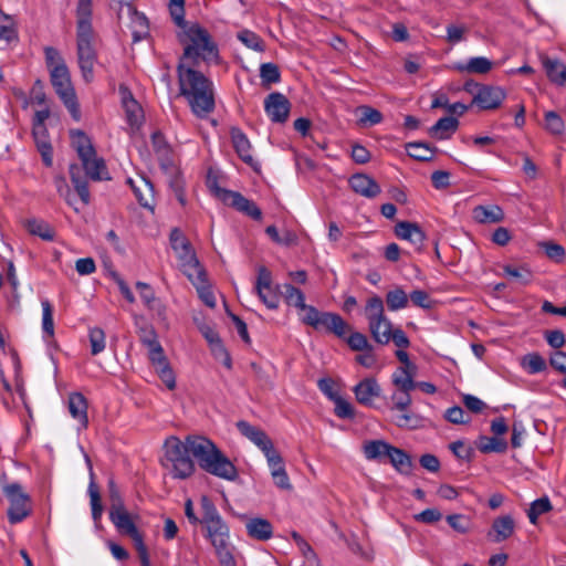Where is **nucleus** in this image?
I'll list each match as a JSON object with an SVG mask.
<instances>
[{"mask_svg":"<svg viewBox=\"0 0 566 566\" xmlns=\"http://www.w3.org/2000/svg\"><path fill=\"white\" fill-rule=\"evenodd\" d=\"M196 460L207 473L227 481H235L238 469L231 460L208 438L189 434L185 441L179 440V479L195 472Z\"/></svg>","mask_w":566,"mask_h":566,"instance_id":"obj_1","label":"nucleus"},{"mask_svg":"<svg viewBox=\"0 0 566 566\" xmlns=\"http://www.w3.org/2000/svg\"><path fill=\"white\" fill-rule=\"evenodd\" d=\"M185 0H179V29L182 34L180 42L184 46L182 63L179 65L198 66L203 63H219V48L207 29L199 23L185 20Z\"/></svg>","mask_w":566,"mask_h":566,"instance_id":"obj_2","label":"nucleus"},{"mask_svg":"<svg viewBox=\"0 0 566 566\" xmlns=\"http://www.w3.org/2000/svg\"><path fill=\"white\" fill-rule=\"evenodd\" d=\"M191 65H179V93L186 97L191 112L200 118L214 109L213 83Z\"/></svg>","mask_w":566,"mask_h":566,"instance_id":"obj_3","label":"nucleus"},{"mask_svg":"<svg viewBox=\"0 0 566 566\" xmlns=\"http://www.w3.org/2000/svg\"><path fill=\"white\" fill-rule=\"evenodd\" d=\"M92 0H78L76 6V54L77 63L85 82L94 77L97 61L96 34L92 25Z\"/></svg>","mask_w":566,"mask_h":566,"instance_id":"obj_4","label":"nucleus"},{"mask_svg":"<svg viewBox=\"0 0 566 566\" xmlns=\"http://www.w3.org/2000/svg\"><path fill=\"white\" fill-rule=\"evenodd\" d=\"M201 509L202 518L200 523L205 525L206 537L213 546L220 566H237L228 524L212 501L206 495L201 497Z\"/></svg>","mask_w":566,"mask_h":566,"instance_id":"obj_5","label":"nucleus"},{"mask_svg":"<svg viewBox=\"0 0 566 566\" xmlns=\"http://www.w3.org/2000/svg\"><path fill=\"white\" fill-rule=\"evenodd\" d=\"M179 270L196 289L199 298L209 307L216 306V297L205 265L186 238L179 235Z\"/></svg>","mask_w":566,"mask_h":566,"instance_id":"obj_6","label":"nucleus"},{"mask_svg":"<svg viewBox=\"0 0 566 566\" xmlns=\"http://www.w3.org/2000/svg\"><path fill=\"white\" fill-rule=\"evenodd\" d=\"M80 159L82 161V167L85 170V175H82L81 167L76 164H71L69 171L76 193L83 205L87 206L91 202L87 178L94 181H101L109 179V176L105 160L97 156L96 150H94L92 155L80 157Z\"/></svg>","mask_w":566,"mask_h":566,"instance_id":"obj_7","label":"nucleus"},{"mask_svg":"<svg viewBox=\"0 0 566 566\" xmlns=\"http://www.w3.org/2000/svg\"><path fill=\"white\" fill-rule=\"evenodd\" d=\"M364 315L368 322V329L373 339L379 345L390 342L388 336L392 329L390 319L385 315L384 302L380 296H370L364 306Z\"/></svg>","mask_w":566,"mask_h":566,"instance_id":"obj_8","label":"nucleus"},{"mask_svg":"<svg viewBox=\"0 0 566 566\" xmlns=\"http://www.w3.org/2000/svg\"><path fill=\"white\" fill-rule=\"evenodd\" d=\"M301 311L305 312L302 316V322L316 331L325 329L339 338H343L350 331L349 325L339 314L319 312L316 307L307 304Z\"/></svg>","mask_w":566,"mask_h":566,"instance_id":"obj_9","label":"nucleus"},{"mask_svg":"<svg viewBox=\"0 0 566 566\" xmlns=\"http://www.w3.org/2000/svg\"><path fill=\"white\" fill-rule=\"evenodd\" d=\"M50 80L55 93L70 112L72 118L75 122H80L81 109L67 66L62 64L55 66L50 73Z\"/></svg>","mask_w":566,"mask_h":566,"instance_id":"obj_10","label":"nucleus"},{"mask_svg":"<svg viewBox=\"0 0 566 566\" xmlns=\"http://www.w3.org/2000/svg\"><path fill=\"white\" fill-rule=\"evenodd\" d=\"M108 515L111 522L114 524L116 530L119 533L125 534L132 538L142 566H150V559L147 547L144 543L143 535L136 527L130 514L126 510V506L118 510L109 511Z\"/></svg>","mask_w":566,"mask_h":566,"instance_id":"obj_11","label":"nucleus"},{"mask_svg":"<svg viewBox=\"0 0 566 566\" xmlns=\"http://www.w3.org/2000/svg\"><path fill=\"white\" fill-rule=\"evenodd\" d=\"M2 491L9 501L7 514L10 524H18L31 514V497L27 492H24L20 483H8L3 485Z\"/></svg>","mask_w":566,"mask_h":566,"instance_id":"obj_12","label":"nucleus"},{"mask_svg":"<svg viewBox=\"0 0 566 566\" xmlns=\"http://www.w3.org/2000/svg\"><path fill=\"white\" fill-rule=\"evenodd\" d=\"M254 290L263 304L270 308L279 307L281 292L279 285H273L272 273L265 266H259Z\"/></svg>","mask_w":566,"mask_h":566,"instance_id":"obj_13","label":"nucleus"},{"mask_svg":"<svg viewBox=\"0 0 566 566\" xmlns=\"http://www.w3.org/2000/svg\"><path fill=\"white\" fill-rule=\"evenodd\" d=\"M214 192L216 196L227 206L238 210L241 213H244L253 220H261V209L252 200H249L240 192L220 187H216Z\"/></svg>","mask_w":566,"mask_h":566,"instance_id":"obj_14","label":"nucleus"},{"mask_svg":"<svg viewBox=\"0 0 566 566\" xmlns=\"http://www.w3.org/2000/svg\"><path fill=\"white\" fill-rule=\"evenodd\" d=\"M235 426H237V429L239 430V432L243 437L249 439L252 443H254L263 452L265 458L277 452L274 448V444H273L271 438L261 428L253 426L245 420H239L235 423Z\"/></svg>","mask_w":566,"mask_h":566,"instance_id":"obj_15","label":"nucleus"},{"mask_svg":"<svg viewBox=\"0 0 566 566\" xmlns=\"http://www.w3.org/2000/svg\"><path fill=\"white\" fill-rule=\"evenodd\" d=\"M264 111L273 123L283 124L289 118L291 103L284 94L273 92L264 99Z\"/></svg>","mask_w":566,"mask_h":566,"instance_id":"obj_16","label":"nucleus"},{"mask_svg":"<svg viewBox=\"0 0 566 566\" xmlns=\"http://www.w3.org/2000/svg\"><path fill=\"white\" fill-rule=\"evenodd\" d=\"M506 93L499 86L484 85L476 91L472 104L483 111L496 109L505 99Z\"/></svg>","mask_w":566,"mask_h":566,"instance_id":"obj_17","label":"nucleus"},{"mask_svg":"<svg viewBox=\"0 0 566 566\" xmlns=\"http://www.w3.org/2000/svg\"><path fill=\"white\" fill-rule=\"evenodd\" d=\"M353 391L357 402L366 407H373L375 399L381 396V387L374 377L360 380Z\"/></svg>","mask_w":566,"mask_h":566,"instance_id":"obj_18","label":"nucleus"},{"mask_svg":"<svg viewBox=\"0 0 566 566\" xmlns=\"http://www.w3.org/2000/svg\"><path fill=\"white\" fill-rule=\"evenodd\" d=\"M151 146L163 171L171 170L174 167V149L160 132L157 130L151 134Z\"/></svg>","mask_w":566,"mask_h":566,"instance_id":"obj_19","label":"nucleus"},{"mask_svg":"<svg viewBox=\"0 0 566 566\" xmlns=\"http://www.w3.org/2000/svg\"><path fill=\"white\" fill-rule=\"evenodd\" d=\"M348 182L354 192L368 199L376 198L381 192L378 182L363 172L354 174Z\"/></svg>","mask_w":566,"mask_h":566,"instance_id":"obj_20","label":"nucleus"},{"mask_svg":"<svg viewBox=\"0 0 566 566\" xmlns=\"http://www.w3.org/2000/svg\"><path fill=\"white\" fill-rule=\"evenodd\" d=\"M395 234L401 240L410 242L416 250H420L423 245L426 234L421 228L409 221H400L395 226Z\"/></svg>","mask_w":566,"mask_h":566,"instance_id":"obj_21","label":"nucleus"},{"mask_svg":"<svg viewBox=\"0 0 566 566\" xmlns=\"http://www.w3.org/2000/svg\"><path fill=\"white\" fill-rule=\"evenodd\" d=\"M165 453L160 459L161 465L166 470L164 473L165 483L167 479H177V437L170 436L165 442Z\"/></svg>","mask_w":566,"mask_h":566,"instance_id":"obj_22","label":"nucleus"},{"mask_svg":"<svg viewBox=\"0 0 566 566\" xmlns=\"http://www.w3.org/2000/svg\"><path fill=\"white\" fill-rule=\"evenodd\" d=\"M515 530V522L511 515L496 517L491 530L488 532V538L493 543H501L510 538Z\"/></svg>","mask_w":566,"mask_h":566,"instance_id":"obj_23","label":"nucleus"},{"mask_svg":"<svg viewBox=\"0 0 566 566\" xmlns=\"http://www.w3.org/2000/svg\"><path fill=\"white\" fill-rule=\"evenodd\" d=\"M128 14H129V24L128 28L132 33V39L134 43L140 42L145 40L149 35V23L148 19L144 13L138 12L132 6H127Z\"/></svg>","mask_w":566,"mask_h":566,"instance_id":"obj_24","label":"nucleus"},{"mask_svg":"<svg viewBox=\"0 0 566 566\" xmlns=\"http://www.w3.org/2000/svg\"><path fill=\"white\" fill-rule=\"evenodd\" d=\"M271 475L274 484L282 490H290L292 488L289 475L286 473L284 462L279 452L273 453L266 458Z\"/></svg>","mask_w":566,"mask_h":566,"instance_id":"obj_25","label":"nucleus"},{"mask_svg":"<svg viewBox=\"0 0 566 566\" xmlns=\"http://www.w3.org/2000/svg\"><path fill=\"white\" fill-rule=\"evenodd\" d=\"M127 182L132 187L139 205L144 208L153 209L154 187L151 182L143 177L137 181L129 178Z\"/></svg>","mask_w":566,"mask_h":566,"instance_id":"obj_26","label":"nucleus"},{"mask_svg":"<svg viewBox=\"0 0 566 566\" xmlns=\"http://www.w3.org/2000/svg\"><path fill=\"white\" fill-rule=\"evenodd\" d=\"M231 140L238 156L248 165L252 166L254 163L251 149V143L247 135L238 127H232L230 130Z\"/></svg>","mask_w":566,"mask_h":566,"instance_id":"obj_27","label":"nucleus"},{"mask_svg":"<svg viewBox=\"0 0 566 566\" xmlns=\"http://www.w3.org/2000/svg\"><path fill=\"white\" fill-rule=\"evenodd\" d=\"M248 535L256 541H268L273 536V526L262 517L250 518L245 524Z\"/></svg>","mask_w":566,"mask_h":566,"instance_id":"obj_28","label":"nucleus"},{"mask_svg":"<svg viewBox=\"0 0 566 566\" xmlns=\"http://www.w3.org/2000/svg\"><path fill=\"white\" fill-rule=\"evenodd\" d=\"M69 411L78 423L86 428L88 424L87 400L81 392H72L69 396Z\"/></svg>","mask_w":566,"mask_h":566,"instance_id":"obj_29","label":"nucleus"},{"mask_svg":"<svg viewBox=\"0 0 566 566\" xmlns=\"http://www.w3.org/2000/svg\"><path fill=\"white\" fill-rule=\"evenodd\" d=\"M138 335L140 342L149 349V358L159 359L164 350L157 340V335L154 328L148 324L139 326Z\"/></svg>","mask_w":566,"mask_h":566,"instance_id":"obj_30","label":"nucleus"},{"mask_svg":"<svg viewBox=\"0 0 566 566\" xmlns=\"http://www.w3.org/2000/svg\"><path fill=\"white\" fill-rule=\"evenodd\" d=\"M542 64L551 82L559 86H566V66L564 63L556 59L544 56L542 57Z\"/></svg>","mask_w":566,"mask_h":566,"instance_id":"obj_31","label":"nucleus"},{"mask_svg":"<svg viewBox=\"0 0 566 566\" xmlns=\"http://www.w3.org/2000/svg\"><path fill=\"white\" fill-rule=\"evenodd\" d=\"M123 106L126 113V118L132 127L138 128L144 119V112L137 101L129 92L123 93Z\"/></svg>","mask_w":566,"mask_h":566,"instance_id":"obj_32","label":"nucleus"},{"mask_svg":"<svg viewBox=\"0 0 566 566\" xmlns=\"http://www.w3.org/2000/svg\"><path fill=\"white\" fill-rule=\"evenodd\" d=\"M391 444L384 440H370L364 443L363 452L367 460L382 462L387 460Z\"/></svg>","mask_w":566,"mask_h":566,"instance_id":"obj_33","label":"nucleus"},{"mask_svg":"<svg viewBox=\"0 0 566 566\" xmlns=\"http://www.w3.org/2000/svg\"><path fill=\"white\" fill-rule=\"evenodd\" d=\"M473 219L479 223H497L503 221L504 212L500 206H476L473 211Z\"/></svg>","mask_w":566,"mask_h":566,"instance_id":"obj_34","label":"nucleus"},{"mask_svg":"<svg viewBox=\"0 0 566 566\" xmlns=\"http://www.w3.org/2000/svg\"><path fill=\"white\" fill-rule=\"evenodd\" d=\"M459 127V120L453 116H446L440 118L433 126L430 127L429 134L437 139H447Z\"/></svg>","mask_w":566,"mask_h":566,"instance_id":"obj_35","label":"nucleus"},{"mask_svg":"<svg viewBox=\"0 0 566 566\" xmlns=\"http://www.w3.org/2000/svg\"><path fill=\"white\" fill-rule=\"evenodd\" d=\"M387 460L399 473L410 474L412 469V460L410 455L402 449L391 446Z\"/></svg>","mask_w":566,"mask_h":566,"instance_id":"obj_36","label":"nucleus"},{"mask_svg":"<svg viewBox=\"0 0 566 566\" xmlns=\"http://www.w3.org/2000/svg\"><path fill=\"white\" fill-rule=\"evenodd\" d=\"M69 134L71 138V145L77 153L78 158L93 154L95 147L85 132L81 129H71Z\"/></svg>","mask_w":566,"mask_h":566,"instance_id":"obj_37","label":"nucleus"},{"mask_svg":"<svg viewBox=\"0 0 566 566\" xmlns=\"http://www.w3.org/2000/svg\"><path fill=\"white\" fill-rule=\"evenodd\" d=\"M417 369L411 368H397L391 376L394 386L403 391H412L417 388V382L413 380Z\"/></svg>","mask_w":566,"mask_h":566,"instance_id":"obj_38","label":"nucleus"},{"mask_svg":"<svg viewBox=\"0 0 566 566\" xmlns=\"http://www.w3.org/2000/svg\"><path fill=\"white\" fill-rule=\"evenodd\" d=\"M88 495H90V503H91V510H92V518L94 521L95 526L98 527L101 524V518H102L104 509L102 505V499H101L98 488L93 480V472H91Z\"/></svg>","mask_w":566,"mask_h":566,"instance_id":"obj_39","label":"nucleus"},{"mask_svg":"<svg viewBox=\"0 0 566 566\" xmlns=\"http://www.w3.org/2000/svg\"><path fill=\"white\" fill-rule=\"evenodd\" d=\"M25 227L32 235H38L45 241H52L55 235L54 229L44 220L30 219Z\"/></svg>","mask_w":566,"mask_h":566,"instance_id":"obj_40","label":"nucleus"},{"mask_svg":"<svg viewBox=\"0 0 566 566\" xmlns=\"http://www.w3.org/2000/svg\"><path fill=\"white\" fill-rule=\"evenodd\" d=\"M455 69L460 72L486 74L492 69V62L484 56L471 57L467 64H458Z\"/></svg>","mask_w":566,"mask_h":566,"instance_id":"obj_41","label":"nucleus"},{"mask_svg":"<svg viewBox=\"0 0 566 566\" xmlns=\"http://www.w3.org/2000/svg\"><path fill=\"white\" fill-rule=\"evenodd\" d=\"M478 449L482 453H491V452L503 453L507 449V442L505 441V439L500 438V437L482 436L479 439Z\"/></svg>","mask_w":566,"mask_h":566,"instance_id":"obj_42","label":"nucleus"},{"mask_svg":"<svg viewBox=\"0 0 566 566\" xmlns=\"http://www.w3.org/2000/svg\"><path fill=\"white\" fill-rule=\"evenodd\" d=\"M406 150L411 158L428 161L433 158L436 148H431L429 145L421 142H413L406 145Z\"/></svg>","mask_w":566,"mask_h":566,"instance_id":"obj_43","label":"nucleus"},{"mask_svg":"<svg viewBox=\"0 0 566 566\" xmlns=\"http://www.w3.org/2000/svg\"><path fill=\"white\" fill-rule=\"evenodd\" d=\"M503 274L513 279L522 285H528L533 279L532 271L526 265H503Z\"/></svg>","mask_w":566,"mask_h":566,"instance_id":"obj_44","label":"nucleus"},{"mask_svg":"<svg viewBox=\"0 0 566 566\" xmlns=\"http://www.w3.org/2000/svg\"><path fill=\"white\" fill-rule=\"evenodd\" d=\"M155 366L156 373L159 378L166 385V387L172 390L176 386L174 370L168 366L164 353L159 359H150Z\"/></svg>","mask_w":566,"mask_h":566,"instance_id":"obj_45","label":"nucleus"},{"mask_svg":"<svg viewBox=\"0 0 566 566\" xmlns=\"http://www.w3.org/2000/svg\"><path fill=\"white\" fill-rule=\"evenodd\" d=\"M0 40L11 43L18 41V29L13 17L3 13L0 15Z\"/></svg>","mask_w":566,"mask_h":566,"instance_id":"obj_46","label":"nucleus"},{"mask_svg":"<svg viewBox=\"0 0 566 566\" xmlns=\"http://www.w3.org/2000/svg\"><path fill=\"white\" fill-rule=\"evenodd\" d=\"M408 302L409 296L401 287H396L386 294V304L389 311L402 310L407 307Z\"/></svg>","mask_w":566,"mask_h":566,"instance_id":"obj_47","label":"nucleus"},{"mask_svg":"<svg viewBox=\"0 0 566 566\" xmlns=\"http://www.w3.org/2000/svg\"><path fill=\"white\" fill-rule=\"evenodd\" d=\"M552 509L553 506L549 499L547 496H543L532 502L527 511V517L530 522L535 525L537 523L538 516L552 511Z\"/></svg>","mask_w":566,"mask_h":566,"instance_id":"obj_48","label":"nucleus"},{"mask_svg":"<svg viewBox=\"0 0 566 566\" xmlns=\"http://www.w3.org/2000/svg\"><path fill=\"white\" fill-rule=\"evenodd\" d=\"M357 112L360 114L358 123L363 126H374L380 124L382 122V114L368 105H363L357 108Z\"/></svg>","mask_w":566,"mask_h":566,"instance_id":"obj_49","label":"nucleus"},{"mask_svg":"<svg viewBox=\"0 0 566 566\" xmlns=\"http://www.w3.org/2000/svg\"><path fill=\"white\" fill-rule=\"evenodd\" d=\"M283 289L287 305L294 306L300 311L305 307V295L300 289L290 283L284 284Z\"/></svg>","mask_w":566,"mask_h":566,"instance_id":"obj_50","label":"nucleus"},{"mask_svg":"<svg viewBox=\"0 0 566 566\" xmlns=\"http://www.w3.org/2000/svg\"><path fill=\"white\" fill-rule=\"evenodd\" d=\"M88 340L91 345V354L96 356L106 347V336L102 328L92 327L88 329Z\"/></svg>","mask_w":566,"mask_h":566,"instance_id":"obj_51","label":"nucleus"},{"mask_svg":"<svg viewBox=\"0 0 566 566\" xmlns=\"http://www.w3.org/2000/svg\"><path fill=\"white\" fill-rule=\"evenodd\" d=\"M522 367L533 375L545 370L546 361L539 354L532 353L522 358Z\"/></svg>","mask_w":566,"mask_h":566,"instance_id":"obj_52","label":"nucleus"},{"mask_svg":"<svg viewBox=\"0 0 566 566\" xmlns=\"http://www.w3.org/2000/svg\"><path fill=\"white\" fill-rule=\"evenodd\" d=\"M238 40H240L247 48L258 52L264 50V42L260 35L250 30H242L238 33Z\"/></svg>","mask_w":566,"mask_h":566,"instance_id":"obj_53","label":"nucleus"},{"mask_svg":"<svg viewBox=\"0 0 566 566\" xmlns=\"http://www.w3.org/2000/svg\"><path fill=\"white\" fill-rule=\"evenodd\" d=\"M260 77L262 84L269 86L270 84L280 82L281 74L276 64L263 63L260 66Z\"/></svg>","mask_w":566,"mask_h":566,"instance_id":"obj_54","label":"nucleus"},{"mask_svg":"<svg viewBox=\"0 0 566 566\" xmlns=\"http://www.w3.org/2000/svg\"><path fill=\"white\" fill-rule=\"evenodd\" d=\"M41 305L43 333L52 337L54 335L53 307L48 300L42 301Z\"/></svg>","mask_w":566,"mask_h":566,"instance_id":"obj_55","label":"nucleus"},{"mask_svg":"<svg viewBox=\"0 0 566 566\" xmlns=\"http://www.w3.org/2000/svg\"><path fill=\"white\" fill-rule=\"evenodd\" d=\"M107 491H108V500H109V511L125 507V503H124L122 493L113 478H109L107 481Z\"/></svg>","mask_w":566,"mask_h":566,"instance_id":"obj_56","label":"nucleus"},{"mask_svg":"<svg viewBox=\"0 0 566 566\" xmlns=\"http://www.w3.org/2000/svg\"><path fill=\"white\" fill-rule=\"evenodd\" d=\"M36 148L41 154L42 160L46 167L53 164V149L48 138L41 139L40 135H33Z\"/></svg>","mask_w":566,"mask_h":566,"instance_id":"obj_57","label":"nucleus"},{"mask_svg":"<svg viewBox=\"0 0 566 566\" xmlns=\"http://www.w3.org/2000/svg\"><path fill=\"white\" fill-rule=\"evenodd\" d=\"M335 415L340 419H353L355 417L354 408L352 403L338 396L334 398Z\"/></svg>","mask_w":566,"mask_h":566,"instance_id":"obj_58","label":"nucleus"},{"mask_svg":"<svg viewBox=\"0 0 566 566\" xmlns=\"http://www.w3.org/2000/svg\"><path fill=\"white\" fill-rule=\"evenodd\" d=\"M347 344L353 350L364 352L366 349H371V345L368 342L366 335L354 332L347 338Z\"/></svg>","mask_w":566,"mask_h":566,"instance_id":"obj_59","label":"nucleus"},{"mask_svg":"<svg viewBox=\"0 0 566 566\" xmlns=\"http://www.w3.org/2000/svg\"><path fill=\"white\" fill-rule=\"evenodd\" d=\"M545 125L546 128L555 135H559L564 130V122L562 117L553 111L545 113Z\"/></svg>","mask_w":566,"mask_h":566,"instance_id":"obj_60","label":"nucleus"},{"mask_svg":"<svg viewBox=\"0 0 566 566\" xmlns=\"http://www.w3.org/2000/svg\"><path fill=\"white\" fill-rule=\"evenodd\" d=\"M410 392L411 391H403L396 388V391L391 395L394 408L399 411H406L412 402Z\"/></svg>","mask_w":566,"mask_h":566,"instance_id":"obj_61","label":"nucleus"},{"mask_svg":"<svg viewBox=\"0 0 566 566\" xmlns=\"http://www.w3.org/2000/svg\"><path fill=\"white\" fill-rule=\"evenodd\" d=\"M210 349L216 359L220 360L228 369H231L232 360L221 339L210 345Z\"/></svg>","mask_w":566,"mask_h":566,"instance_id":"obj_62","label":"nucleus"},{"mask_svg":"<svg viewBox=\"0 0 566 566\" xmlns=\"http://www.w3.org/2000/svg\"><path fill=\"white\" fill-rule=\"evenodd\" d=\"M50 117L49 107H44L43 109H39L35 112L33 117V135L44 134L46 132V127L44 125L45 120Z\"/></svg>","mask_w":566,"mask_h":566,"instance_id":"obj_63","label":"nucleus"},{"mask_svg":"<svg viewBox=\"0 0 566 566\" xmlns=\"http://www.w3.org/2000/svg\"><path fill=\"white\" fill-rule=\"evenodd\" d=\"M44 56L50 73L55 66H59L60 64L66 65L60 52L53 46L44 48Z\"/></svg>","mask_w":566,"mask_h":566,"instance_id":"obj_64","label":"nucleus"}]
</instances>
